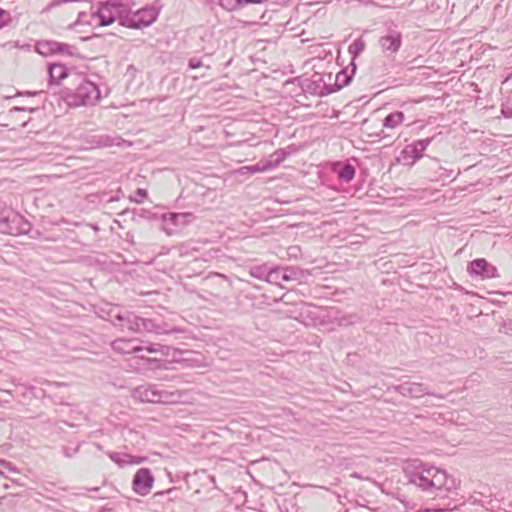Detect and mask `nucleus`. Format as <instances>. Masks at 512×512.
<instances>
[{
  "instance_id": "obj_25",
  "label": "nucleus",
  "mask_w": 512,
  "mask_h": 512,
  "mask_svg": "<svg viewBox=\"0 0 512 512\" xmlns=\"http://www.w3.org/2000/svg\"><path fill=\"white\" fill-rule=\"evenodd\" d=\"M219 5L226 11H235L243 7V0H219Z\"/></svg>"
},
{
  "instance_id": "obj_11",
  "label": "nucleus",
  "mask_w": 512,
  "mask_h": 512,
  "mask_svg": "<svg viewBox=\"0 0 512 512\" xmlns=\"http://www.w3.org/2000/svg\"><path fill=\"white\" fill-rule=\"evenodd\" d=\"M153 483L154 476L149 468L138 469L132 480L133 490L141 496L150 493Z\"/></svg>"
},
{
  "instance_id": "obj_7",
  "label": "nucleus",
  "mask_w": 512,
  "mask_h": 512,
  "mask_svg": "<svg viewBox=\"0 0 512 512\" xmlns=\"http://www.w3.org/2000/svg\"><path fill=\"white\" fill-rule=\"evenodd\" d=\"M158 12L155 8H143L133 14V16L120 17V25L131 28L140 29L150 26L156 21Z\"/></svg>"
},
{
  "instance_id": "obj_3",
  "label": "nucleus",
  "mask_w": 512,
  "mask_h": 512,
  "mask_svg": "<svg viewBox=\"0 0 512 512\" xmlns=\"http://www.w3.org/2000/svg\"><path fill=\"white\" fill-rule=\"evenodd\" d=\"M101 97L100 89L94 82L81 78L75 89L66 88L62 98L70 107L95 105Z\"/></svg>"
},
{
  "instance_id": "obj_38",
  "label": "nucleus",
  "mask_w": 512,
  "mask_h": 512,
  "mask_svg": "<svg viewBox=\"0 0 512 512\" xmlns=\"http://www.w3.org/2000/svg\"><path fill=\"white\" fill-rule=\"evenodd\" d=\"M26 109L25 108H20V107H13L10 112H16V111H25Z\"/></svg>"
},
{
  "instance_id": "obj_23",
  "label": "nucleus",
  "mask_w": 512,
  "mask_h": 512,
  "mask_svg": "<svg viewBox=\"0 0 512 512\" xmlns=\"http://www.w3.org/2000/svg\"><path fill=\"white\" fill-rule=\"evenodd\" d=\"M265 171H267V169L262 160L259 163L252 165V166H243V167L239 168L236 171V173H238L240 175H246V174H254V173L265 172Z\"/></svg>"
},
{
  "instance_id": "obj_21",
  "label": "nucleus",
  "mask_w": 512,
  "mask_h": 512,
  "mask_svg": "<svg viewBox=\"0 0 512 512\" xmlns=\"http://www.w3.org/2000/svg\"><path fill=\"white\" fill-rule=\"evenodd\" d=\"M67 77V69L62 64H52L49 67L50 82L58 84L62 79Z\"/></svg>"
},
{
  "instance_id": "obj_33",
  "label": "nucleus",
  "mask_w": 512,
  "mask_h": 512,
  "mask_svg": "<svg viewBox=\"0 0 512 512\" xmlns=\"http://www.w3.org/2000/svg\"><path fill=\"white\" fill-rule=\"evenodd\" d=\"M98 143H99V145L105 146V147L112 146L114 144L113 140L111 138H109L108 136L101 137Z\"/></svg>"
},
{
  "instance_id": "obj_5",
  "label": "nucleus",
  "mask_w": 512,
  "mask_h": 512,
  "mask_svg": "<svg viewBox=\"0 0 512 512\" xmlns=\"http://www.w3.org/2000/svg\"><path fill=\"white\" fill-rule=\"evenodd\" d=\"M128 11L127 6L121 0H113L101 3L97 11V16L100 19L101 26L111 25L116 18L120 21V17H127L124 15Z\"/></svg>"
},
{
  "instance_id": "obj_30",
  "label": "nucleus",
  "mask_w": 512,
  "mask_h": 512,
  "mask_svg": "<svg viewBox=\"0 0 512 512\" xmlns=\"http://www.w3.org/2000/svg\"><path fill=\"white\" fill-rule=\"evenodd\" d=\"M127 459H129V465H138V464H141L142 462H144L146 460L145 457H141V456H133V455H130L129 454V457H127Z\"/></svg>"
},
{
  "instance_id": "obj_1",
  "label": "nucleus",
  "mask_w": 512,
  "mask_h": 512,
  "mask_svg": "<svg viewBox=\"0 0 512 512\" xmlns=\"http://www.w3.org/2000/svg\"><path fill=\"white\" fill-rule=\"evenodd\" d=\"M107 320L122 332L133 333H155L157 335L183 333L184 330L178 327L169 328L166 323L156 324L150 319L142 318L134 312L113 307L107 312Z\"/></svg>"
},
{
  "instance_id": "obj_28",
  "label": "nucleus",
  "mask_w": 512,
  "mask_h": 512,
  "mask_svg": "<svg viewBox=\"0 0 512 512\" xmlns=\"http://www.w3.org/2000/svg\"><path fill=\"white\" fill-rule=\"evenodd\" d=\"M11 22V15L8 11L0 8V29Z\"/></svg>"
},
{
  "instance_id": "obj_18",
  "label": "nucleus",
  "mask_w": 512,
  "mask_h": 512,
  "mask_svg": "<svg viewBox=\"0 0 512 512\" xmlns=\"http://www.w3.org/2000/svg\"><path fill=\"white\" fill-rule=\"evenodd\" d=\"M333 171L337 174L338 178L343 182H350L355 176V168L350 163L338 162L334 165Z\"/></svg>"
},
{
  "instance_id": "obj_32",
  "label": "nucleus",
  "mask_w": 512,
  "mask_h": 512,
  "mask_svg": "<svg viewBox=\"0 0 512 512\" xmlns=\"http://www.w3.org/2000/svg\"><path fill=\"white\" fill-rule=\"evenodd\" d=\"M136 195L139 197V199H134L135 202L141 203L142 200L147 197V191L143 188H138L136 190Z\"/></svg>"
},
{
  "instance_id": "obj_35",
  "label": "nucleus",
  "mask_w": 512,
  "mask_h": 512,
  "mask_svg": "<svg viewBox=\"0 0 512 512\" xmlns=\"http://www.w3.org/2000/svg\"><path fill=\"white\" fill-rule=\"evenodd\" d=\"M188 66L189 68L191 69H197V68H200L202 66V62L198 59H190L189 62H188Z\"/></svg>"
},
{
  "instance_id": "obj_27",
  "label": "nucleus",
  "mask_w": 512,
  "mask_h": 512,
  "mask_svg": "<svg viewBox=\"0 0 512 512\" xmlns=\"http://www.w3.org/2000/svg\"><path fill=\"white\" fill-rule=\"evenodd\" d=\"M501 113L505 118H512V103L511 98L502 104Z\"/></svg>"
},
{
  "instance_id": "obj_19",
  "label": "nucleus",
  "mask_w": 512,
  "mask_h": 512,
  "mask_svg": "<svg viewBox=\"0 0 512 512\" xmlns=\"http://www.w3.org/2000/svg\"><path fill=\"white\" fill-rule=\"evenodd\" d=\"M289 155L290 152L286 149L276 150L267 159L263 160L267 171L278 167Z\"/></svg>"
},
{
  "instance_id": "obj_9",
  "label": "nucleus",
  "mask_w": 512,
  "mask_h": 512,
  "mask_svg": "<svg viewBox=\"0 0 512 512\" xmlns=\"http://www.w3.org/2000/svg\"><path fill=\"white\" fill-rule=\"evenodd\" d=\"M73 47L54 40H40L35 45V50L42 56L52 54L73 55Z\"/></svg>"
},
{
  "instance_id": "obj_31",
  "label": "nucleus",
  "mask_w": 512,
  "mask_h": 512,
  "mask_svg": "<svg viewBox=\"0 0 512 512\" xmlns=\"http://www.w3.org/2000/svg\"><path fill=\"white\" fill-rule=\"evenodd\" d=\"M174 492H176V488H170L165 491H159V492L154 493L153 498H155V499L162 498V497H164L166 495H170Z\"/></svg>"
},
{
  "instance_id": "obj_37",
  "label": "nucleus",
  "mask_w": 512,
  "mask_h": 512,
  "mask_svg": "<svg viewBox=\"0 0 512 512\" xmlns=\"http://www.w3.org/2000/svg\"><path fill=\"white\" fill-rule=\"evenodd\" d=\"M268 0H243V6L247 4H261L266 3Z\"/></svg>"
},
{
  "instance_id": "obj_16",
  "label": "nucleus",
  "mask_w": 512,
  "mask_h": 512,
  "mask_svg": "<svg viewBox=\"0 0 512 512\" xmlns=\"http://www.w3.org/2000/svg\"><path fill=\"white\" fill-rule=\"evenodd\" d=\"M191 217L190 213H166L163 215L164 222V230L168 235L173 234V229L169 227L172 226H183L187 224L188 218Z\"/></svg>"
},
{
  "instance_id": "obj_8",
  "label": "nucleus",
  "mask_w": 512,
  "mask_h": 512,
  "mask_svg": "<svg viewBox=\"0 0 512 512\" xmlns=\"http://www.w3.org/2000/svg\"><path fill=\"white\" fill-rule=\"evenodd\" d=\"M433 137L414 141L412 144L405 146L401 151V160L406 165H414L423 157V152L432 142Z\"/></svg>"
},
{
  "instance_id": "obj_22",
  "label": "nucleus",
  "mask_w": 512,
  "mask_h": 512,
  "mask_svg": "<svg viewBox=\"0 0 512 512\" xmlns=\"http://www.w3.org/2000/svg\"><path fill=\"white\" fill-rule=\"evenodd\" d=\"M270 270L271 269L266 264L257 265L251 267L250 275L256 279L265 280L268 282V275L270 273Z\"/></svg>"
},
{
  "instance_id": "obj_2",
  "label": "nucleus",
  "mask_w": 512,
  "mask_h": 512,
  "mask_svg": "<svg viewBox=\"0 0 512 512\" xmlns=\"http://www.w3.org/2000/svg\"><path fill=\"white\" fill-rule=\"evenodd\" d=\"M409 483L415 485L423 492L438 495L440 491H453L459 486V482L444 470L434 466L419 463L408 472Z\"/></svg>"
},
{
  "instance_id": "obj_17",
  "label": "nucleus",
  "mask_w": 512,
  "mask_h": 512,
  "mask_svg": "<svg viewBox=\"0 0 512 512\" xmlns=\"http://www.w3.org/2000/svg\"><path fill=\"white\" fill-rule=\"evenodd\" d=\"M112 349L119 354H131L143 351L142 346L133 345V340L119 338L111 343Z\"/></svg>"
},
{
  "instance_id": "obj_40",
  "label": "nucleus",
  "mask_w": 512,
  "mask_h": 512,
  "mask_svg": "<svg viewBox=\"0 0 512 512\" xmlns=\"http://www.w3.org/2000/svg\"><path fill=\"white\" fill-rule=\"evenodd\" d=\"M26 94L29 95V96H32V95H35L36 93L27 92Z\"/></svg>"
},
{
  "instance_id": "obj_34",
  "label": "nucleus",
  "mask_w": 512,
  "mask_h": 512,
  "mask_svg": "<svg viewBox=\"0 0 512 512\" xmlns=\"http://www.w3.org/2000/svg\"><path fill=\"white\" fill-rule=\"evenodd\" d=\"M355 319H356V315H348V316L343 317L340 320V324L341 325L352 324V323H354Z\"/></svg>"
},
{
  "instance_id": "obj_39",
  "label": "nucleus",
  "mask_w": 512,
  "mask_h": 512,
  "mask_svg": "<svg viewBox=\"0 0 512 512\" xmlns=\"http://www.w3.org/2000/svg\"><path fill=\"white\" fill-rule=\"evenodd\" d=\"M456 509V507L454 508V510ZM453 511V509H439L437 512H451Z\"/></svg>"
},
{
  "instance_id": "obj_4",
  "label": "nucleus",
  "mask_w": 512,
  "mask_h": 512,
  "mask_svg": "<svg viewBox=\"0 0 512 512\" xmlns=\"http://www.w3.org/2000/svg\"><path fill=\"white\" fill-rule=\"evenodd\" d=\"M31 228V223L19 213L12 210L0 212V233L19 236L29 233Z\"/></svg>"
},
{
  "instance_id": "obj_12",
  "label": "nucleus",
  "mask_w": 512,
  "mask_h": 512,
  "mask_svg": "<svg viewBox=\"0 0 512 512\" xmlns=\"http://www.w3.org/2000/svg\"><path fill=\"white\" fill-rule=\"evenodd\" d=\"M468 271L471 275L479 276L481 279L498 277L497 268L484 258L475 259L470 262Z\"/></svg>"
},
{
  "instance_id": "obj_20",
  "label": "nucleus",
  "mask_w": 512,
  "mask_h": 512,
  "mask_svg": "<svg viewBox=\"0 0 512 512\" xmlns=\"http://www.w3.org/2000/svg\"><path fill=\"white\" fill-rule=\"evenodd\" d=\"M405 120V115L401 111L388 114L383 120V127L387 129H395L399 127Z\"/></svg>"
},
{
  "instance_id": "obj_24",
  "label": "nucleus",
  "mask_w": 512,
  "mask_h": 512,
  "mask_svg": "<svg viewBox=\"0 0 512 512\" xmlns=\"http://www.w3.org/2000/svg\"><path fill=\"white\" fill-rule=\"evenodd\" d=\"M364 49L365 42L361 38H358L349 45L348 52L352 56V58L355 59L364 51Z\"/></svg>"
},
{
  "instance_id": "obj_6",
  "label": "nucleus",
  "mask_w": 512,
  "mask_h": 512,
  "mask_svg": "<svg viewBox=\"0 0 512 512\" xmlns=\"http://www.w3.org/2000/svg\"><path fill=\"white\" fill-rule=\"evenodd\" d=\"M173 393L158 389L157 385H140L133 391V397L141 402L167 403Z\"/></svg>"
},
{
  "instance_id": "obj_10",
  "label": "nucleus",
  "mask_w": 512,
  "mask_h": 512,
  "mask_svg": "<svg viewBox=\"0 0 512 512\" xmlns=\"http://www.w3.org/2000/svg\"><path fill=\"white\" fill-rule=\"evenodd\" d=\"M302 274V270L294 266H288L284 268H273L270 270V273L268 275V283L281 285L282 281L288 282L293 280H299L302 277Z\"/></svg>"
},
{
  "instance_id": "obj_15",
  "label": "nucleus",
  "mask_w": 512,
  "mask_h": 512,
  "mask_svg": "<svg viewBox=\"0 0 512 512\" xmlns=\"http://www.w3.org/2000/svg\"><path fill=\"white\" fill-rule=\"evenodd\" d=\"M351 65H352L351 73L348 74L346 70H342V71L338 72L336 75L335 83L333 85H326L324 87L325 92H321V95H328V94L334 93V92L340 90L341 88L347 86L351 82L352 76L356 71V65L354 63H351Z\"/></svg>"
},
{
  "instance_id": "obj_14",
  "label": "nucleus",
  "mask_w": 512,
  "mask_h": 512,
  "mask_svg": "<svg viewBox=\"0 0 512 512\" xmlns=\"http://www.w3.org/2000/svg\"><path fill=\"white\" fill-rule=\"evenodd\" d=\"M395 390L405 397L419 398L426 394H430V391L422 383L405 382L395 387Z\"/></svg>"
},
{
  "instance_id": "obj_13",
  "label": "nucleus",
  "mask_w": 512,
  "mask_h": 512,
  "mask_svg": "<svg viewBox=\"0 0 512 512\" xmlns=\"http://www.w3.org/2000/svg\"><path fill=\"white\" fill-rule=\"evenodd\" d=\"M378 43L385 55L395 54L401 47L402 34L399 31H390L388 34L380 37Z\"/></svg>"
},
{
  "instance_id": "obj_36",
  "label": "nucleus",
  "mask_w": 512,
  "mask_h": 512,
  "mask_svg": "<svg viewBox=\"0 0 512 512\" xmlns=\"http://www.w3.org/2000/svg\"><path fill=\"white\" fill-rule=\"evenodd\" d=\"M144 349L143 350H146L147 352L149 353H156V352H159L160 349H161V345H149L147 347H143Z\"/></svg>"
},
{
  "instance_id": "obj_29",
  "label": "nucleus",
  "mask_w": 512,
  "mask_h": 512,
  "mask_svg": "<svg viewBox=\"0 0 512 512\" xmlns=\"http://www.w3.org/2000/svg\"><path fill=\"white\" fill-rule=\"evenodd\" d=\"M152 369H161L163 367L162 361L156 358L145 359Z\"/></svg>"
},
{
  "instance_id": "obj_26",
  "label": "nucleus",
  "mask_w": 512,
  "mask_h": 512,
  "mask_svg": "<svg viewBox=\"0 0 512 512\" xmlns=\"http://www.w3.org/2000/svg\"><path fill=\"white\" fill-rule=\"evenodd\" d=\"M108 456L119 467H124L126 465H129V459H127V457H129V454L110 452V453H108Z\"/></svg>"
}]
</instances>
